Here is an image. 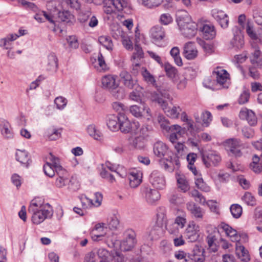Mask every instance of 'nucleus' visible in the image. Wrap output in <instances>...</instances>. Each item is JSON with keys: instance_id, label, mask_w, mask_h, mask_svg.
<instances>
[{"instance_id": "nucleus-40", "label": "nucleus", "mask_w": 262, "mask_h": 262, "mask_svg": "<svg viewBox=\"0 0 262 262\" xmlns=\"http://www.w3.org/2000/svg\"><path fill=\"white\" fill-rule=\"evenodd\" d=\"M163 234L162 225H156L152 227L149 233L150 240H157L159 239Z\"/></svg>"}, {"instance_id": "nucleus-30", "label": "nucleus", "mask_w": 262, "mask_h": 262, "mask_svg": "<svg viewBox=\"0 0 262 262\" xmlns=\"http://www.w3.org/2000/svg\"><path fill=\"white\" fill-rule=\"evenodd\" d=\"M0 130L2 135L7 139H11L13 137V133L9 123L4 120H0Z\"/></svg>"}, {"instance_id": "nucleus-7", "label": "nucleus", "mask_w": 262, "mask_h": 262, "mask_svg": "<svg viewBox=\"0 0 262 262\" xmlns=\"http://www.w3.org/2000/svg\"><path fill=\"white\" fill-rule=\"evenodd\" d=\"M103 11L107 14L117 12L127 13L130 8L128 0H102Z\"/></svg>"}, {"instance_id": "nucleus-57", "label": "nucleus", "mask_w": 262, "mask_h": 262, "mask_svg": "<svg viewBox=\"0 0 262 262\" xmlns=\"http://www.w3.org/2000/svg\"><path fill=\"white\" fill-rule=\"evenodd\" d=\"M203 84L204 87L213 91L219 90V88L216 85L215 80H212L210 77H207L205 79Z\"/></svg>"}, {"instance_id": "nucleus-43", "label": "nucleus", "mask_w": 262, "mask_h": 262, "mask_svg": "<svg viewBox=\"0 0 262 262\" xmlns=\"http://www.w3.org/2000/svg\"><path fill=\"white\" fill-rule=\"evenodd\" d=\"M91 15L92 11L91 8H85L79 12L78 20L80 23L85 25Z\"/></svg>"}, {"instance_id": "nucleus-36", "label": "nucleus", "mask_w": 262, "mask_h": 262, "mask_svg": "<svg viewBox=\"0 0 262 262\" xmlns=\"http://www.w3.org/2000/svg\"><path fill=\"white\" fill-rule=\"evenodd\" d=\"M176 179L179 189L183 192H187L190 188L189 184L186 177L183 174H177Z\"/></svg>"}, {"instance_id": "nucleus-4", "label": "nucleus", "mask_w": 262, "mask_h": 262, "mask_svg": "<svg viewBox=\"0 0 262 262\" xmlns=\"http://www.w3.org/2000/svg\"><path fill=\"white\" fill-rule=\"evenodd\" d=\"M176 16V21L182 34L189 38L194 37L197 32V24L192 21L188 12L181 11Z\"/></svg>"}, {"instance_id": "nucleus-62", "label": "nucleus", "mask_w": 262, "mask_h": 262, "mask_svg": "<svg viewBox=\"0 0 262 262\" xmlns=\"http://www.w3.org/2000/svg\"><path fill=\"white\" fill-rule=\"evenodd\" d=\"M54 102L58 109L62 110L67 105V100L62 96H59L55 98Z\"/></svg>"}, {"instance_id": "nucleus-34", "label": "nucleus", "mask_w": 262, "mask_h": 262, "mask_svg": "<svg viewBox=\"0 0 262 262\" xmlns=\"http://www.w3.org/2000/svg\"><path fill=\"white\" fill-rule=\"evenodd\" d=\"M49 159L50 160L52 166L54 167L57 174H62L66 172V170L60 164L59 158L55 156L52 154H50Z\"/></svg>"}, {"instance_id": "nucleus-44", "label": "nucleus", "mask_w": 262, "mask_h": 262, "mask_svg": "<svg viewBox=\"0 0 262 262\" xmlns=\"http://www.w3.org/2000/svg\"><path fill=\"white\" fill-rule=\"evenodd\" d=\"M73 15L69 11H59L56 9V19L68 23L73 18Z\"/></svg>"}, {"instance_id": "nucleus-46", "label": "nucleus", "mask_w": 262, "mask_h": 262, "mask_svg": "<svg viewBox=\"0 0 262 262\" xmlns=\"http://www.w3.org/2000/svg\"><path fill=\"white\" fill-rule=\"evenodd\" d=\"M99 42L109 51L113 49V43L111 37L108 36H101L98 38Z\"/></svg>"}, {"instance_id": "nucleus-31", "label": "nucleus", "mask_w": 262, "mask_h": 262, "mask_svg": "<svg viewBox=\"0 0 262 262\" xmlns=\"http://www.w3.org/2000/svg\"><path fill=\"white\" fill-rule=\"evenodd\" d=\"M235 252L237 257L242 261L248 262L250 260V258L248 251L239 242L236 243Z\"/></svg>"}, {"instance_id": "nucleus-51", "label": "nucleus", "mask_w": 262, "mask_h": 262, "mask_svg": "<svg viewBox=\"0 0 262 262\" xmlns=\"http://www.w3.org/2000/svg\"><path fill=\"white\" fill-rule=\"evenodd\" d=\"M230 210L232 216L235 219L239 218L243 212L242 206L238 204H234L230 206Z\"/></svg>"}, {"instance_id": "nucleus-28", "label": "nucleus", "mask_w": 262, "mask_h": 262, "mask_svg": "<svg viewBox=\"0 0 262 262\" xmlns=\"http://www.w3.org/2000/svg\"><path fill=\"white\" fill-rule=\"evenodd\" d=\"M148 130V126L147 125H141L138 121L135 120L132 122L131 133L135 135L144 136Z\"/></svg>"}, {"instance_id": "nucleus-54", "label": "nucleus", "mask_w": 262, "mask_h": 262, "mask_svg": "<svg viewBox=\"0 0 262 262\" xmlns=\"http://www.w3.org/2000/svg\"><path fill=\"white\" fill-rule=\"evenodd\" d=\"M43 16L48 20L51 24H55V19H56V8L53 11L41 12Z\"/></svg>"}, {"instance_id": "nucleus-27", "label": "nucleus", "mask_w": 262, "mask_h": 262, "mask_svg": "<svg viewBox=\"0 0 262 262\" xmlns=\"http://www.w3.org/2000/svg\"><path fill=\"white\" fill-rule=\"evenodd\" d=\"M105 233L104 224L98 223L94 226L90 234L92 239L94 241H99L101 240L102 237L105 235Z\"/></svg>"}, {"instance_id": "nucleus-22", "label": "nucleus", "mask_w": 262, "mask_h": 262, "mask_svg": "<svg viewBox=\"0 0 262 262\" xmlns=\"http://www.w3.org/2000/svg\"><path fill=\"white\" fill-rule=\"evenodd\" d=\"M186 223V215L184 214L182 215H179L176 217L174 224L168 226L167 230L170 234L177 235L179 233V230L178 228L174 227V225H177L179 228L182 229L185 226Z\"/></svg>"}, {"instance_id": "nucleus-25", "label": "nucleus", "mask_w": 262, "mask_h": 262, "mask_svg": "<svg viewBox=\"0 0 262 262\" xmlns=\"http://www.w3.org/2000/svg\"><path fill=\"white\" fill-rule=\"evenodd\" d=\"M183 54L184 56L189 60L195 58L197 56L198 51L194 43L191 41L186 43L184 46Z\"/></svg>"}, {"instance_id": "nucleus-55", "label": "nucleus", "mask_w": 262, "mask_h": 262, "mask_svg": "<svg viewBox=\"0 0 262 262\" xmlns=\"http://www.w3.org/2000/svg\"><path fill=\"white\" fill-rule=\"evenodd\" d=\"M201 119L202 120V126L208 127L212 120V116L210 112L206 111L202 113Z\"/></svg>"}, {"instance_id": "nucleus-38", "label": "nucleus", "mask_w": 262, "mask_h": 262, "mask_svg": "<svg viewBox=\"0 0 262 262\" xmlns=\"http://www.w3.org/2000/svg\"><path fill=\"white\" fill-rule=\"evenodd\" d=\"M98 262H111V257L108 250L104 248H99L96 250Z\"/></svg>"}, {"instance_id": "nucleus-58", "label": "nucleus", "mask_w": 262, "mask_h": 262, "mask_svg": "<svg viewBox=\"0 0 262 262\" xmlns=\"http://www.w3.org/2000/svg\"><path fill=\"white\" fill-rule=\"evenodd\" d=\"M102 198V193L97 192L94 193V199H88V202L95 207H98L101 204Z\"/></svg>"}, {"instance_id": "nucleus-17", "label": "nucleus", "mask_w": 262, "mask_h": 262, "mask_svg": "<svg viewBox=\"0 0 262 262\" xmlns=\"http://www.w3.org/2000/svg\"><path fill=\"white\" fill-rule=\"evenodd\" d=\"M149 182L157 189H163L165 187V180L163 175L158 170H154L149 176Z\"/></svg>"}, {"instance_id": "nucleus-16", "label": "nucleus", "mask_w": 262, "mask_h": 262, "mask_svg": "<svg viewBox=\"0 0 262 262\" xmlns=\"http://www.w3.org/2000/svg\"><path fill=\"white\" fill-rule=\"evenodd\" d=\"M142 195L148 204H154L161 197L160 192L155 189L144 187L142 190Z\"/></svg>"}, {"instance_id": "nucleus-6", "label": "nucleus", "mask_w": 262, "mask_h": 262, "mask_svg": "<svg viewBox=\"0 0 262 262\" xmlns=\"http://www.w3.org/2000/svg\"><path fill=\"white\" fill-rule=\"evenodd\" d=\"M158 121L161 128L163 130L170 133L169 140L171 143L176 142L179 138L183 137L185 134L186 130L185 128H182L176 124L170 125L169 121L164 117L159 116Z\"/></svg>"}, {"instance_id": "nucleus-1", "label": "nucleus", "mask_w": 262, "mask_h": 262, "mask_svg": "<svg viewBox=\"0 0 262 262\" xmlns=\"http://www.w3.org/2000/svg\"><path fill=\"white\" fill-rule=\"evenodd\" d=\"M154 154L159 158H163L160 162L161 165L169 172L178 169L180 166L179 157L170 151L168 146L161 141L156 142L153 146Z\"/></svg>"}, {"instance_id": "nucleus-48", "label": "nucleus", "mask_w": 262, "mask_h": 262, "mask_svg": "<svg viewBox=\"0 0 262 262\" xmlns=\"http://www.w3.org/2000/svg\"><path fill=\"white\" fill-rule=\"evenodd\" d=\"M123 121H120L119 122V128L121 132L126 134L131 132L132 123L127 119L126 117H123Z\"/></svg>"}, {"instance_id": "nucleus-19", "label": "nucleus", "mask_w": 262, "mask_h": 262, "mask_svg": "<svg viewBox=\"0 0 262 262\" xmlns=\"http://www.w3.org/2000/svg\"><path fill=\"white\" fill-rule=\"evenodd\" d=\"M186 208L197 221H200L203 220L205 212L200 206L193 202H188L186 204Z\"/></svg>"}, {"instance_id": "nucleus-20", "label": "nucleus", "mask_w": 262, "mask_h": 262, "mask_svg": "<svg viewBox=\"0 0 262 262\" xmlns=\"http://www.w3.org/2000/svg\"><path fill=\"white\" fill-rule=\"evenodd\" d=\"M239 117L241 119L246 120L251 126H255L257 123L255 114L251 110L243 108L239 112Z\"/></svg>"}, {"instance_id": "nucleus-50", "label": "nucleus", "mask_w": 262, "mask_h": 262, "mask_svg": "<svg viewBox=\"0 0 262 262\" xmlns=\"http://www.w3.org/2000/svg\"><path fill=\"white\" fill-rule=\"evenodd\" d=\"M194 180L195 184L198 188L205 192L210 191V187L204 182L201 175L194 177Z\"/></svg>"}, {"instance_id": "nucleus-10", "label": "nucleus", "mask_w": 262, "mask_h": 262, "mask_svg": "<svg viewBox=\"0 0 262 262\" xmlns=\"http://www.w3.org/2000/svg\"><path fill=\"white\" fill-rule=\"evenodd\" d=\"M201 155L202 161L206 167L217 166L222 161L220 155L215 150L204 151Z\"/></svg>"}, {"instance_id": "nucleus-41", "label": "nucleus", "mask_w": 262, "mask_h": 262, "mask_svg": "<svg viewBox=\"0 0 262 262\" xmlns=\"http://www.w3.org/2000/svg\"><path fill=\"white\" fill-rule=\"evenodd\" d=\"M164 70L167 76L175 82L178 77V71L177 69L169 63H166L164 64Z\"/></svg>"}, {"instance_id": "nucleus-9", "label": "nucleus", "mask_w": 262, "mask_h": 262, "mask_svg": "<svg viewBox=\"0 0 262 262\" xmlns=\"http://www.w3.org/2000/svg\"><path fill=\"white\" fill-rule=\"evenodd\" d=\"M207 232L206 242L208 246L212 252H215L218 250L219 241L221 238L220 232L217 228L211 226L207 227Z\"/></svg>"}, {"instance_id": "nucleus-23", "label": "nucleus", "mask_w": 262, "mask_h": 262, "mask_svg": "<svg viewBox=\"0 0 262 262\" xmlns=\"http://www.w3.org/2000/svg\"><path fill=\"white\" fill-rule=\"evenodd\" d=\"M142 172L136 169H133L128 172L127 177L131 187L136 188L140 184L142 181Z\"/></svg>"}, {"instance_id": "nucleus-35", "label": "nucleus", "mask_w": 262, "mask_h": 262, "mask_svg": "<svg viewBox=\"0 0 262 262\" xmlns=\"http://www.w3.org/2000/svg\"><path fill=\"white\" fill-rule=\"evenodd\" d=\"M220 227L226 232L227 236H230L232 238V241L238 242L239 240V237L238 235L237 232L236 230L233 229L229 225L224 223H222L220 225Z\"/></svg>"}, {"instance_id": "nucleus-29", "label": "nucleus", "mask_w": 262, "mask_h": 262, "mask_svg": "<svg viewBox=\"0 0 262 262\" xmlns=\"http://www.w3.org/2000/svg\"><path fill=\"white\" fill-rule=\"evenodd\" d=\"M203 38L206 40L214 38L216 35L215 27L212 25L204 24L200 28Z\"/></svg>"}, {"instance_id": "nucleus-3", "label": "nucleus", "mask_w": 262, "mask_h": 262, "mask_svg": "<svg viewBox=\"0 0 262 262\" xmlns=\"http://www.w3.org/2000/svg\"><path fill=\"white\" fill-rule=\"evenodd\" d=\"M170 98L169 94L165 90L160 93L152 92L150 97L151 101L158 103L168 116L172 118H177L181 108L177 106H173L171 108L168 107L167 100L170 99Z\"/></svg>"}, {"instance_id": "nucleus-52", "label": "nucleus", "mask_w": 262, "mask_h": 262, "mask_svg": "<svg viewBox=\"0 0 262 262\" xmlns=\"http://www.w3.org/2000/svg\"><path fill=\"white\" fill-rule=\"evenodd\" d=\"M107 224L111 230H116L119 225V221L116 214H112L107 219Z\"/></svg>"}, {"instance_id": "nucleus-53", "label": "nucleus", "mask_w": 262, "mask_h": 262, "mask_svg": "<svg viewBox=\"0 0 262 262\" xmlns=\"http://www.w3.org/2000/svg\"><path fill=\"white\" fill-rule=\"evenodd\" d=\"M242 200L249 206H254L256 205V199L250 192H246L242 197Z\"/></svg>"}, {"instance_id": "nucleus-33", "label": "nucleus", "mask_w": 262, "mask_h": 262, "mask_svg": "<svg viewBox=\"0 0 262 262\" xmlns=\"http://www.w3.org/2000/svg\"><path fill=\"white\" fill-rule=\"evenodd\" d=\"M120 117L115 115H109L107 116L106 124L108 128L112 131L119 130Z\"/></svg>"}, {"instance_id": "nucleus-2", "label": "nucleus", "mask_w": 262, "mask_h": 262, "mask_svg": "<svg viewBox=\"0 0 262 262\" xmlns=\"http://www.w3.org/2000/svg\"><path fill=\"white\" fill-rule=\"evenodd\" d=\"M28 211L32 214V221L34 224L38 225L45 219L51 217L53 215L52 206L48 203L41 204L34 200L29 207Z\"/></svg>"}, {"instance_id": "nucleus-64", "label": "nucleus", "mask_w": 262, "mask_h": 262, "mask_svg": "<svg viewBox=\"0 0 262 262\" xmlns=\"http://www.w3.org/2000/svg\"><path fill=\"white\" fill-rule=\"evenodd\" d=\"M169 202L174 205H178L183 203V199L177 194H172L169 198Z\"/></svg>"}, {"instance_id": "nucleus-13", "label": "nucleus", "mask_w": 262, "mask_h": 262, "mask_svg": "<svg viewBox=\"0 0 262 262\" xmlns=\"http://www.w3.org/2000/svg\"><path fill=\"white\" fill-rule=\"evenodd\" d=\"M226 149L229 152V155L240 157L242 156V149L244 148L243 144L239 139H229L225 142Z\"/></svg>"}, {"instance_id": "nucleus-5", "label": "nucleus", "mask_w": 262, "mask_h": 262, "mask_svg": "<svg viewBox=\"0 0 262 262\" xmlns=\"http://www.w3.org/2000/svg\"><path fill=\"white\" fill-rule=\"evenodd\" d=\"M101 83L102 88L107 91L115 98L120 100L124 98V90L119 86L117 76L112 74L106 75L102 77Z\"/></svg>"}, {"instance_id": "nucleus-26", "label": "nucleus", "mask_w": 262, "mask_h": 262, "mask_svg": "<svg viewBox=\"0 0 262 262\" xmlns=\"http://www.w3.org/2000/svg\"><path fill=\"white\" fill-rule=\"evenodd\" d=\"M141 75L144 81L148 84L152 85L157 89V91L156 92H163L161 90L160 87L157 84L155 77L146 68H142Z\"/></svg>"}, {"instance_id": "nucleus-45", "label": "nucleus", "mask_w": 262, "mask_h": 262, "mask_svg": "<svg viewBox=\"0 0 262 262\" xmlns=\"http://www.w3.org/2000/svg\"><path fill=\"white\" fill-rule=\"evenodd\" d=\"M107 168L112 171L116 172L121 177L124 178L127 176L125 168L122 166H116L110 162L106 164Z\"/></svg>"}, {"instance_id": "nucleus-47", "label": "nucleus", "mask_w": 262, "mask_h": 262, "mask_svg": "<svg viewBox=\"0 0 262 262\" xmlns=\"http://www.w3.org/2000/svg\"><path fill=\"white\" fill-rule=\"evenodd\" d=\"M259 157L255 155L250 164V169L256 173H259L262 170V166L259 163Z\"/></svg>"}, {"instance_id": "nucleus-18", "label": "nucleus", "mask_w": 262, "mask_h": 262, "mask_svg": "<svg viewBox=\"0 0 262 262\" xmlns=\"http://www.w3.org/2000/svg\"><path fill=\"white\" fill-rule=\"evenodd\" d=\"M200 226L194 221L190 222L186 229V235L190 242H195L200 236Z\"/></svg>"}, {"instance_id": "nucleus-39", "label": "nucleus", "mask_w": 262, "mask_h": 262, "mask_svg": "<svg viewBox=\"0 0 262 262\" xmlns=\"http://www.w3.org/2000/svg\"><path fill=\"white\" fill-rule=\"evenodd\" d=\"M61 132L62 128L53 126L48 129L47 136L50 140L54 141L60 138Z\"/></svg>"}, {"instance_id": "nucleus-14", "label": "nucleus", "mask_w": 262, "mask_h": 262, "mask_svg": "<svg viewBox=\"0 0 262 262\" xmlns=\"http://www.w3.org/2000/svg\"><path fill=\"white\" fill-rule=\"evenodd\" d=\"M58 177L56 178L55 184L59 188H61L66 185L72 191H76L78 189L79 185L75 179H71L69 180L67 178L68 173L66 171L65 173L62 174H57Z\"/></svg>"}, {"instance_id": "nucleus-24", "label": "nucleus", "mask_w": 262, "mask_h": 262, "mask_svg": "<svg viewBox=\"0 0 262 262\" xmlns=\"http://www.w3.org/2000/svg\"><path fill=\"white\" fill-rule=\"evenodd\" d=\"M150 34L154 42L157 44L159 41L163 40L165 37V29L161 26H155L151 28Z\"/></svg>"}, {"instance_id": "nucleus-8", "label": "nucleus", "mask_w": 262, "mask_h": 262, "mask_svg": "<svg viewBox=\"0 0 262 262\" xmlns=\"http://www.w3.org/2000/svg\"><path fill=\"white\" fill-rule=\"evenodd\" d=\"M215 78L216 85L221 89H227L230 85V75L227 71L221 67H216L212 72Z\"/></svg>"}, {"instance_id": "nucleus-21", "label": "nucleus", "mask_w": 262, "mask_h": 262, "mask_svg": "<svg viewBox=\"0 0 262 262\" xmlns=\"http://www.w3.org/2000/svg\"><path fill=\"white\" fill-rule=\"evenodd\" d=\"M120 79L124 85L129 89H134L136 85L137 88L141 89L137 83V81L133 79L132 75L126 71H122L120 74Z\"/></svg>"}, {"instance_id": "nucleus-37", "label": "nucleus", "mask_w": 262, "mask_h": 262, "mask_svg": "<svg viewBox=\"0 0 262 262\" xmlns=\"http://www.w3.org/2000/svg\"><path fill=\"white\" fill-rule=\"evenodd\" d=\"M88 134L94 139L101 141L103 138V134L98 129L94 124H90L86 128Z\"/></svg>"}, {"instance_id": "nucleus-12", "label": "nucleus", "mask_w": 262, "mask_h": 262, "mask_svg": "<svg viewBox=\"0 0 262 262\" xmlns=\"http://www.w3.org/2000/svg\"><path fill=\"white\" fill-rule=\"evenodd\" d=\"M232 31L233 37L230 42L231 48L235 51L241 50L244 48L245 45L242 29L241 27L235 26L232 28Z\"/></svg>"}, {"instance_id": "nucleus-60", "label": "nucleus", "mask_w": 262, "mask_h": 262, "mask_svg": "<svg viewBox=\"0 0 262 262\" xmlns=\"http://www.w3.org/2000/svg\"><path fill=\"white\" fill-rule=\"evenodd\" d=\"M162 0H142V4L149 8H152L159 6Z\"/></svg>"}, {"instance_id": "nucleus-59", "label": "nucleus", "mask_w": 262, "mask_h": 262, "mask_svg": "<svg viewBox=\"0 0 262 262\" xmlns=\"http://www.w3.org/2000/svg\"><path fill=\"white\" fill-rule=\"evenodd\" d=\"M45 174L49 177L52 178L56 172L54 167L52 166V164L49 162H47L43 167Z\"/></svg>"}, {"instance_id": "nucleus-61", "label": "nucleus", "mask_w": 262, "mask_h": 262, "mask_svg": "<svg viewBox=\"0 0 262 262\" xmlns=\"http://www.w3.org/2000/svg\"><path fill=\"white\" fill-rule=\"evenodd\" d=\"M129 111L133 116L137 118L141 117L143 116L142 107H140L137 105L130 106Z\"/></svg>"}, {"instance_id": "nucleus-56", "label": "nucleus", "mask_w": 262, "mask_h": 262, "mask_svg": "<svg viewBox=\"0 0 262 262\" xmlns=\"http://www.w3.org/2000/svg\"><path fill=\"white\" fill-rule=\"evenodd\" d=\"M166 220V209L164 207H159L157 210V224L160 225H162V222Z\"/></svg>"}, {"instance_id": "nucleus-32", "label": "nucleus", "mask_w": 262, "mask_h": 262, "mask_svg": "<svg viewBox=\"0 0 262 262\" xmlns=\"http://www.w3.org/2000/svg\"><path fill=\"white\" fill-rule=\"evenodd\" d=\"M15 156L16 160L26 167H28L31 162L28 152L25 150H17Z\"/></svg>"}, {"instance_id": "nucleus-15", "label": "nucleus", "mask_w": 262, "mask_h": 262, "mask_svg": "<svg viewBox=\"0 0 262 262\" xmlns=\"http://www.w3.org/2000/svg\"><path fill=\"white\" fill-rule=\"evenodd\" d=\"M211 14L223 29H226L228 27L229 17L224 11L217 8H214L211 10Z\"/></svg>"}, {"instance_id": "nucleus-49", "label": "nucleus", "mask_w": 262, "mask_h": 262, "mask_svg": "<svg viewBox=\"0 0 262 262\" xmlns=\"http://www.w3.org/2000/svg\"><path fill=\"white\" fill-rule=\"evenodd\" d=\"M136 136L134 139L130 140L129 144L135 148L141 149L144 146V136Z\"/></svg>"}, {"instance_id": "nucleus-11", "label": "nucleus", "mask_w": 262, "mask_h": 262, "mask_svg": "<svg viewBox=\"0 0 262 262\" xmlns=\"http://www.w3.org/2000/svg\"><path fill=\"white\" fill-rule=\"evenodd\" d=\"M124 238L120 243V248L124 251L132 249L137 244L135 232L130 229L126 230L124 233Z\"/></svg>"}, {"instance_id": "nucleus-42", "label": "nucleus", "mask_w": 262, "mask_h": 262, "mask_svg": "<svg viewBox=\"0 0 262 262\" xmlns=\"http://www.w3.org/2000/svg\"><path fill=\"white\" fill-rule=\"evenodd\" d=\"M58 58L56 55L52 53L48 56L47 70L56 71L58 69Z\"/></svg>"}, {"instance_id": "nucleus-63", "label": "nucleus", "mask_w": 262, "mask_h": 262, "mask_svg": "<svg viewBox=\"0 0 262 262\" xmlns=\"http://www.w3.org/2000/svg\"><path fill=\"white\" fill-rule=\"evenodd\" d=\"M112 107L114 110L118 112L119 115L121 116L123 115L122 111H124L127 109V107L122 103L119 102H115L112 104Z\"/></svg>"}]
</instances>
